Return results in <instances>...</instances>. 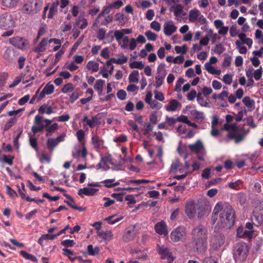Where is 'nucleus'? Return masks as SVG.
I'll list each match as a JSON object with an SVG mask.
<instances>
[{"label":"nucleus","mask_w":263,"mask_h":263,"mask_svg":"<svg viewBox=\"0 0 263 263\" xmlns=\"http://www.w3.org/2000/svg\"><path fill=\"white\" fill-rule=\"evenodd\" d=\"M222 129H224L226 131H229L230 130H233L234 132H236L238 130V128L236 123H234L232 124H229V123H225L223 125V127Z\"/></svg>","instance_id":"nucleus-43"},{"label":"nucleus","mask_w":263,"mask_h":263,"mask_svg":"<svg viewBox=\"0 0 263 263\" xmlns=\"http://www.w3.org/2000/svg\"><path fill=\"white\" fill-rule=\"evenodd\" d=\"M251 219L253 223L255 225L258 226L262 223L261 216H260V214L253 215L251 217Z\"/></svg>","instance_id":"nucleus-47"},{"label":"nucleus","mask_w":263,"mask_h":263,"mask_svg":"<svg viewBox=\"0 0 263 263\" xmlns=\"http://www.w3.org/2000/svg\"><path fill=\"white\" fill-rule=\"evenodd\" d=\"M47 147L49 151L51 154H52L54 151V148L58 145L55 138H49L47 140Z\"/></svg>","instance_id":"nucleus-23"},{"label":"nucleus","mask_w":263,"mask_h":263,"mask_svg":"<svg viewBox=\"0 0 263 263\" xmlns=\"http://www.w3.org/2000/svg\"><path fill=\"white\" fill-rule=\"evenodd\" d=\"M175 51L177 53H182V54H184L186 53L187 51V47L186 45H183L182 46H176L175 47Z\"/></svg>","instance_id":"nucleus-51"},{"label":"nucleus","mask_w":263,"mask_h":263,"mask_svg":"<svg viewBox=\"0 0 263 263\" xmlns=\"http://www.w3.org/2000/svg\"><path fill=\"white\" fill-rule=\"evenodd\" d=\"M253 76L256 81L260 80L262 77V67H260L259 69L255 70L254 72Z\"/></svg>","instance_id":"nucleus-64"},{"label":"nucleus","mask_w":263,"mask_h":263,"mask_svg":"<svg viewBox=\"0 0 263 263\" xmlns=\"http://www.w3.org/2000/svg\"><path fill=\"white\" fill-rule=\"evenodd\" d=\"M183 12V7L181 5L178 4L176 6L174 11V14L175 16H179Z\"/></svg>","instance_id":"nucleus-62"},{"label":"nucleus","mask_w":263,"mask_h":263,"mask_svg":"<svg viewBox=\"0 0 263 263\" xmlns=\"http://www.w3.org/2000/svg\"><path fill=\"white\" fill-rule=\"evenodd\" d=\"M9 41L12 45L21 50L27 49L29 44L28 40L18 36L9 39Z\"/></svg>","instance_id":"nucleus-6"},{"label":"nucleus","mask_w":263,"mask_h":263,"mask_svg":"<svg viewBox=\"0 0 263 263\" xmlns=\"http://www.w3.org/2000/svg\"><path fill=\"white\" fill-rule=\"evenodd\" d=\"M19 0H1V5L8 8H15Z\"/></svg>","instance_id":"nucleus-25"},{"label":"nucleus","mask_w":263,"mask_h":263,"mask_svg":"<svg viewBox=\"0 0 263 263\" xmlns=\"http://www.w3.org/2000/svg\"><path fill=\"white\" fill-rule=\"evenodd\" d=\"M105 84V81L102 79L97 80L96 81L94 85V88L95 90H98L99 89H103V87Z\"/></svg>","instance_id":"nucleus-56"},{"label":"nucleus","mask_w":263,"mask_h":263,"mask_svg":"<svg viewBox=\"0 0 263 263\" xmlns=\"http://www.w3.org/2000/svg\"><path fill=\"white\" fill-rule=\"evenodd\" d=\"M40 160L41 163H44V162L49 163L51 161V158L45 152H43L41 155Z\"/></svg>","instance_id":"nucleus-58"},{"label":"nucleus","mask_w":263,"mask_h":263,"mask_svg":"<svg viewBox=\"0 0 263 263\" xmlns=\"http://www.w3.org/2000/svg\"><path fill=\"white\" fill-rule=\"evenodd\" d=\"M15 21L11 14L4 13L0 16V28L7 30L15 27Z\"/></svg>","instance_id":"nucleus-5"},{"label":"nucleus","mask_w":263,"mask_h":263,"mask_svg":"<svg viewBox=\"0 0 263 263\" xmlns=\"http://www.w3.org/2000/svg\"><path fill=\"white\" fill-rule=\"evenodd\" d=\"M48 38H44L41 42L37 45L34 49V52L36 53L43 52L46 50V46L47 45Z\"/></svg>","instance_id":"nucleus-21"},{"label":"nucleus","mask_w":263,"mask_h":263,"mask_svg":"<svg viewBox=\"0 0 263 263\" xmlns=\"http://www.w3.org/2000/svg\"><path fill=\"white\" fill-rule=\"evenodd\" d=\"M155 230L157 233L165 236L168 234L167 226L164 221L157 222L154 227Z\"/></svg>","instance_id":"nucleus-14"},{"label":"nucleus","mask_w":263,"mask_h":263,"mask_svg":"<svg viewBox=\"0 0 263 263\" xmlns=\"http://www.w3.org/2000/svg\"><path fill=\"white\" fill-rule=\"evenodd\" d=\"M213 50L215 53L220 55L226 50V48L221 44H218L215 46Z\"/></svg>","instance_id":"nucleus-48"},{"label":"nucleus","mask_w":263,"mask_h":263,"mask_svg":"<svg viewBox=\"0 0 263 263\" xmlns=\"http://www.w3.org/2000/svg\"><path fill=\"white\" fill-rule=\"evenodd\" d=\"M200 14V11L197 9H192L189 12V20L190 22L194 23L196 22Z\"/></svg>","instance_id":"nucleus-22"},{"label":"nucleus","mask_w":263,"mask_h":263,"mask_svg":"<svg viewBox=\"0 0 263 263\" xmlns=\"http://www.w3.org/2000/svg\"><path fill=\"white\" fill-rule=\"evenodd\" d=\"M116 215H113L111 216H110L109 217H107L104 219V220L106 221L108 224H114L118 222H119L120 220H121L123 217L122 216L121 217H119L115 219L114 220H112V218L115 217Z\"/></svg>","instance_id":"nucleus-39"},{"label":"nucleus","mask_w":263,"mask_h":263,"mask_svg":"<svg viewBox=\"0 0 263 263\" xmlns=\"http://www.w3.org/2000/svg\"><path fill=\"white\" fill-rule=\"evenodd\" d=\"M157 251L161 255V258L162 259H167L169 262H172L174 261V257H173L172 253L167 247L158 245L157 246Z\"/></svg>","instance_id":"nucleus-11"},{"label":"nucleus","mask_w":263,"mask_h":263,"mask_svg":"<svg viewBox=\"0 0 263 263\" xmlns=\"http://www.w3.org/2000/svg\"><path fill=\"white\" fill-rule=\"evenodd\" d=\"M235 45L237 49L239 50V52L241 54H245L247 51V47L245 46H242L241 43L239 40H237L235 42Z\"/></svg>","instance_id":"nucleus-46"},{"label":"nucleus","mask_w":263,"mask_h":263,"mask_svg":"<svg viewBox=\"0 0 263 263\" xmlns=\"http://www.w3.org/2000/svg\"><path fill=\"white\" fill-rule=\"evenodd\" d=\"M58 128V124L56 123H54L50 126L46 127V136L48 137L50 136L52 133H53L55 130H57Z\"/></svg>","instance_id":"nucleus-38"},{"label":"nucleus","mask_w":263,"mask_h":263,"mask_svg":"<svg viewBox=\"0 0 263 263\" xmlns=\"http://www.w3.org/2000/svg\"><path fill=\"white\" fill-rule=\"evenodd\" d=\"M95 251H97V253H99V249L98 247H96L93 249L92 245H89L87 246V251L89 255L94 256L96 253Z\"/></svg>","instance_id":"nucleus-60"},{"label":"nucleus","mask_w":263,"mask_h":263,"mask_svg":"<svg viewBox=\"0 0 263 263\" xmlns=\"http://www.w3.org/2000/svg\"><path fill=\"white\" fill-rule=\"evenodd\" d=\"M242 182L240 180H238L235 182H230L228 184V186L233 190H239L240 189L239 185Z\"/></svg>","instance_id":"nucleus-44"},{"label":"nucleus","mask_w":263,"mask_h":263,"mask_svg":"<svg viewBox=\"0 0 263 263\" xmlns=\"http://www.w3.org/2000/svg\"><path fill=\"white\" fill-rule=\"evenodd\" d=\"M235 221V212L234 210L231 205L226 204V206L222 213L219 214L217 224L219 227L230 229L234 226Z\"/></svg>","instance_id":"nucleus-1"},{"label":"nucleus","mask_w":263,"mask_h":263,"mask_svg":"<svg viewBox=\"0 0 263 263\" xmlns=\"http://www.w3.org/2000/svg\"><path fill=\"white\" fill-rule=\"evenodd\" d=\"M188 147L192 153L196 154L197 158L200 161H204V156L206 154V151L203 142L199 139L194 143L190 144Z\"/></svg>","instance_id":"nucleus-3"},{"label":"nucleus","mask_w":263,"mask_h":263,"mask_svg":"<svg viewBox=\"0 0 263 263\" xmlns=\"http://www.w3.org/2000/svg\"><path fill=\"white\" fill-rule=\"evenodd\" d=\"M250 132V130L248 129L246 133H241L239 134H236L235 138V142L236 143H238L241 141H243L245 138L246 134Z\"/></svg>","instance_id":"nucleus-59"},{"label":"nucleus","mask_w":263,"mask_h":263,"mask_svg":"<svg viewBox=\"0 0 263 263\" xmlns=\"http://www.w3.org/2000/svg\"><path fill=\"white\" fill-rule=\"evenodd\" d=\"M225 237L221 233H216L211 241V247L214 250H218L225 243Z\"/></svg>","instance_id":"nucleus-10"},{"label":"nucleus","mask_w":263,"mask_h":263,"mask_svg":"<svg viewBox=\"0 0 263 263\" xmlns=\"http://www.w3.org/2000/svg\"><path fill=\"white\" fill-rule=\"evenodd\" d=\"M42 4L39 0H26L24 6V10L28 14H36L41 9Z\"/></svg>","instance_id":"nucleus-4"},{"label":"nucleus","mask_w":263,"mask_h":263,"mask_svg":"<svg viewBox=\"0 0 263 263\" xmlns=\"http://www.w3.org/2000/svg\"><path fill=\"white\" fill-rule=\"evenodd\" d=\"M126 184H129L130 183H135L136 184H140L142 183H147L151 181L146 179H138V180H132L129 179L128 178H125L124 180L123 181Z\"/></svg>","instance_id":"nucleus-27"},{"label":"nucleus","mask_w":263,"mask_h":263,"mask_svg":"<svg viewBox=\"0 0 263 263\" xmlns=\"http://www.w3.org/2000/svg\"><path fill=\"white\" fill-rule=\"evenodd\" d=\"M145 35L149 41H155L157 39V35L151 30L147 31Z\"/></svg>","instance_id":"nucleus-52"},{"label":"nucleus","mask_w":263,"mask_h":263,"mask_svg":"<svg viewBox=\"0 0 263 263\" xmlns=\"http://www.w3.org/2000/svg\"><path fill=\"white\" fill-rule=\"evenodd\" d=\"M39 126H32L31 127V131L34 134H35L37 133L41 132L43 130V129L45 128L44 126V124L39 125Z\"/></svg>","instance_id":"nucleus-61"},{"label":"nucleus","mask_w":263,"mask_h":263,"mask_svg":"<svg viewBox=\"0 0 263 263\" xmlns=\"http://www.w3.org/2000/svg\"><path fill=\"white\" fill-rule=\"evenodd\" d=\"M74 87L73 84L68 83L63 87L61 91L64 93L72 92L74 90Z\"/></svg>","instance_id":"nucleus-41"},{"label":"nucleus","mask_w":263,"mask_h":263,"mask_svg":"<svg viewBox=\"0 0 263 263\" xmlns=\"http://www.w3.org/2000/svg\"><path fill=\"white\" fill-rule=\"evenodd\" d=\"M263 246V239L260 237H258L256 239L255 249L257 251L262 250Z\"/></svg>","instance_id":"nucleus-63"},{"label":"nucleus","mask_w":263,"mask_h":263,"mask_svg":"<svg viewBox=\"0 0 263 263\" xmlns=\"http://www.w3.org/2000/svg\"><path fill=\"white\" fill-rule=\"evenodd\" d=\"M106 30L104 28H99L97 31V37L99 41H103L105 39Z\"/></svg>","instance_id":"nucleus-45"},{"label":"nucleus","mask_w":263,"mask_h":263,"mask_svg":"<svg viewBox=\"0 0 263 263\" xmlns=\"http://www.w3.org/2000/svg\"><path fill=\"white\" fill-rule=\"evenodd\" d=\"M192 236V239L207 240V230L201 226H198L193 230Z\"/></svg>","instance_id":"nucleus-9"},{"label":"nucleus","mask_w":263,"mask_h":263,"mask_svg":"<svg viewBox=\"0 0 263 263\" xmlns=\"http://www.w3.org/2000/svg\"><path fill=\"white\" fill-rule=\"evenodd\" d=\"M237 199L239 204L243 205L247 202V194L244 192H240L237 194Z\"/></svg>","instance_id":"nucleus-37"},{"label":"nucleus","mask_w":263,"mask_h":263,"mask_svg":"<svg viewBox=\"0 0 263 263\" xmlns=\"http://www.w3.org/2000/svg\"><path fill=\"white\" fill-rule=\"evenodd\" d=\"M98 191V189L84 187L80 189L78 194L81 197H83L82 195L88 196H94Z\"/></svg>","instance_id":"nucleus-17"},{"label":"nucleus","mask_w":263,"mask_h":263,"mask_svg":"<svg viewBox=\"0 0 263 263\" xmlns=\"http://www.w3.org/2000/svg\"><path fill=\"white\" fill-rule=\"evenodd\" d=\"M60 4V2L56 0L51 4V7L49 9V11L48 14V18H52L56 13L58 12V6Z\"/></svg>","instance_id":"nucleus-18"},{"label":"nucleus","mask_w":263,"mask_h":263,"mask_svg":"<svg viewBox=\"0 0 263 263\" xmlns=\"http://www.w3.org/2000/svg\"><path fill=\"white\" fill-rule=\"evenodd\" d=\"M101 161H103L104 165H106L107 162L112 165L115 164L114 162V159L112 158V156L110 153H108L105 156H103L102 155H101Z\"/></svg>","instance_id":"nucleus-34"},{"label":"nucleus","mask_w":263,"mask_h":263,"mask_svg":"<svg viewBox=\"0 0 263 263\" xmlns=\"http://www.w3.org/2000/svg\"><path fill=\"white\" fill-rule=\"evenodd\" d=\"M99 65L98 63L89 61L86 65V68L88 70H92V72H97L99 70Z\"/></svg>","instance_id":"nucleus-35"},{"label":"nucleus","mask_w":263,"mask_h":263,"mask_svg":"<svg viewBox=\"0 0 263 263\" xmlns=\"http://www.w3.org/2000/svg\"><path fill=\"white\" fill-rule=\"evenodd\" d=\"M29 144L31 146L35 151L38 150V143L37 140L36 138H32L30 135L29 136Z\"/></svg>","instance_id":"nucleus-54"},{"label":"nucleus","mask_w":263,"mask_h":263,"mask_svg":"<svg viewBox=\"0 0 263 263\" xmlns=\"http://www.w3.org/2000/svg\"><path fill=\"white\" fill-rule=\"evenodd\" d=\"M139 73L138 70L133 71L129 75V83H138L139 82Z\"/></svg>","instance_id":"nucleus-29"},{"label":"nucleus","mask_w":263,"mask_h":263,"mask_svg":"<svg viewBox=\"0 0 263 263\" xmlns=\"http://www.w3.org/2000/svg\"><path fill=\"white\" fill-rule=\"evenodd\" d=\"M127 18L122 13H117L115 15V21L119 22V25L121 27L125 26Z\"/></svg>","instance_id":"nucleus-19"},{"label":"nucleus","mask_w":263,"mask_h":263,"mask_svg":"<svg viewBox=\"0 0 263 263\" xmlns=\"http://www.w3.org/2000/svg\"><path fill=\"white\" fill-rule=\"evenodd\" d=\"M169 106H165V108L167 111H175L179 105V102L175 99L171 100L169 103Z\"/></svg>","instance_id":"nucleus-26"},{"label":"nucleus","mask_w":263,"mask_h":263,"mask_svg":"<svg viewBox=\"0 0 263 263\" xmlns=\"http://www.w3.org/2000/svg\"><path fill=\"white\" fill-rule=\"evenodd\" d=\"M184 79L182 78H180L176 83L175 91L176 92H180L181 90V85L184 83Z\"/></svg>","instance_id":"nucleus-53"},{"label":"nucleus","mask_w":263,"mask_h":263,"mask_svg":"<svg viewBox=\"0 0 263 263\" xmlns=\"http://www.w3.org/2000/svg\"><path fill=\"white\" fill-rule=\"evenodd\" d=\"M185 212L189 218H194L197 213L196 203L194 200L187 201L185 206Z\"/></svg>","instance_id":"nucleus-12"},{"label":"nucleus","mask_w":263,"mask_h":263,"mask_svg":"<svg viewBox=\"0 0 263 263\" xmlns=\"http://www.w3.org/2000/svg\"><path fill=\"white\" fill-rule=\"evenodd\" d=\"M177 27L173 24L172 21L165 23L164 24V32L165 35L170 36L177 30Z\"/></svg>","instance_id":"nucleus-16"},{"label":"nucleus","mask_w":263,"mask_h":263,"mask_svg":"<svg viewBox=\"0 0 263 263\" xmlns=\"http://www.w3.org/2000/svg\"><path fill=\"white\" fill-rule=\"evenodd\" d=\"M248 253V247L245 242H238L234 247L233 256L237 261H243L246 260Z\"/></svg>","instance_id":"nucleus-2"},{"label":"nucleus","mask_w":263,"mask_h":263,"mask_svg":"<svg viewBox=\"0 0 263 263\" xmlns=\"http://www.w3.org/2000/svg\"><path fill=\"white\" fill-rule=\"evenodd\" d=\"M91 140L94 147L97 149H100L104 143L103 140L101 139L98 136L95 135H92ZM97 151H98L97 150Z\"/></svg>","instance_id":"nucleus-20"},{"label":"nucleus","mask_w":263,"mask_h":263,"mask_svg":"<svg viewBox=\"0 0 263 263\" xmlns=\"http://www.w3.org/2000/svg\"><path fill=\"white\" fill-rule=\"evenodd\" d=\"M129 66L132 69L136 68L141 70L144 68V64L142 61H134L132 63H130Z\"/></svg>","instance_id":"nucleus-40"},{"label":"nucleus","mask_w":263,"mask_h":263,"mask_svg":"<svg viewBox=\"0 0 263 263\" xmlns=\"http://www.w3.org/2000/svg\"><path fill=\"white\" fill-rule=\"evenodd\" d=\"M20 253L26 259L30 260L34 262H37L38 261L37 258L34 255L29 254L25 251H21Z\"/></svg>","instance_id":"nucleus-32"},{"label":"nucleus","mask_w":263,"mask_h":263,"mask_svg":"<svg viewBox=\"0 0 263 263\" xmlns=\"http://www.w3.org/2000/svg\"><path fill=\"white\" fill-rule=\"evenodd\" d=\"M136 234L135 227L130 226L126 228L123 236V240L125 242H128L132 240L135 238Z\"/></svg>","instance_id":"nucleus-13"},{"label":"nucleus","mask_w":263,"mask_h":263,"mask_svg":"<svg viewBox=\"0 0 263 263\" xmlns=\"http://www.w3.org/2000/svg\"><path fill=\"white\" fill-rule=\"evenodd\" d=\"M98 236L105 241H110L112 239L113 237L111 231L100 232L98 233Z\"/></svg>","instance_id":"nucleus-24"},{"label":"nucleus","mask_w":263,"mask_h":263,"mask_svg":"<svg viewBox=\"0 0 263 263\" xmlns=\"http://www.w3.org/2000/svg\"><path fill=\"white\" fill-rule=\"evenodd\" d=\"M242 102L243 104L247 107H250L252 109H254L255 108V101L254 100L251 99L250 97L249 96H246L242 100Z\"/></svg>","instance_id":"nucleus-30"},{"label":"nucleus","mask_w":263,"mask_h":263,"mask_svg":"<svg viewBox=\"0 0 263 263\" xmlns=\"http://www.w3.org/2000/svg\"><path fill=\"white\" fill-rule=\"evenodd\" d=\"M7 194L11 198H14L15 197H18V194L17 193L11 189L8 185H5Z\"/></svg>","instance_id":"nucleus-49"},{"label":"nucleus","mask_w":263,"mask_h":263,"mask_svg":"<svg viewBox=\"0 0 263 263\" xmlns=\"http://www.w3.org/2000/svg\"><path fill=\"white\" fill-rule=\"evenodd\" d=\"M43 89L46 92V95H51L53 93L54 87L53 85L50 84L49 83L45 86V87L43 88Z\"/></svg>","instance_id":"nucleus-55"},{"label":"nucleus","mask_w":263,"mask_h":263,"mask_svg":"<svg viewBox=\"0 0 263 263\" xmlns=\"http://www.w3.org/2000/svg\"><path fill=\"white\" fill-rule=\"evenodd\" d=\"M226 205H223L222 202H218L217 203V204H216L214 208L211 218L212 221H213V223H214L216 222V220H217V216L218 214L219 213H221L222 211L226 208Z\"/></svg>","instance_id":"nucleus-15"},{"label":"nucleus","mask_w":263,"mask_h":263,"mask_svg":"<svg viewBox=\"0 0 263 263\" xmlns=\"http://www.w3.org/2000/svg\"><path fill=\"white\" fill-rule=\"evenodd\" d=\"M84 38V35H81L77 40V41L73 44L71 48V51H75L81 44Z\"/></svg>","instance_id":"nucleus-57"},{"label":"nucleus","mask_w":263,"mask_h":263,"mask_svg":"<svg viewBox=\"0 0 263 263\" xmlns=\"http://www.w3.org/2000/svg\"><path fill=\"white\" fill-rule=\"evenodd\" d=\"M17 120L15 117L11 118L4 126V130L7 131L12 127L16 122Z\"/></svg>","instance_id":"nucleus-42"},{"label":"nucleus","mask_w":263,"mask_h":263,"mask_svg":"<svg viewBox=\"0 0 263 263\" xmlns=\"http://www.w3.org/2000/svg\"><path fill=\"white\" fill-rule=\"evenodd\" d=\"M204 66L205 69L212 74H220V70L216 69L214 66L211 65V63H205Z\"/></svg>","instance_id":"nucleus-28"},{"label":"nucleus","mask_w":263,"mask_h":263,"mask_svg":"<svg viewBox=\"0 0 263 263\" xmlns=\"http://www.w3.org/2000/svg\"><path fill=\"white\" fill-rule=\"evenodd\" d=\"M119 58L116 59L114 58V60H112L114 63L117 64L118 65H122L127 62L128 59L127 57L125 56L123 53H121L119 54Z\"/></svg>","instance_id":"nucleus-36"},{"label":"nucleus","mask_w":263,"mask_h":263,"mask_svg":"<svg viewBox=\"0 0 263 263\" xmlns=\"http://www.w3.org/2000/svg\"><path fill=\"white\" fill-rule=\"evenodd\" d=\"M190 114L195 120H203L205 118L204 113L196 109L191 110Z\"/></svg>","instance_id":"nucleus-31"},{"label":"nucleus","mask_w":263,"mask_h":263,"mask_svg":"<svg viewBox=\"0 0 263 263\" xmlns=\"http://www.w3.org/2000/svg\"><path fill=\"white\" fill-rule=\"evenodd\" d=\"M192 245L195 252L200 254H203L208 249V241L192 239Z\"/></svg>","instance_id":"nucleus-8"},{"label":"nucleus","mask_w":263,"mask_h":263,"mask_svg":"<svg viewBox=\"0 0 263 263\" xmlns=\"http://www.w3.org/2000/svg\"><path fill=\"white\" fill-rule=\"evenodd\" d=\"M75 242L73 240L66 239L61 242V245L66 248H71L74 246Z\"/></svg>","instance_id":"nucleus-50"},{"label":"nucleus","mask_w":263,"mask_h":263,"mask_svg":"<svg viewBox=\"0 0 263 263\" xmlns=\"http://www.w3.org/2000/svg\"><path fill=\"white\" fill-rule=\"evenodd\" d=\"M185 235V229L183 227L179 226L172 231L170 237L173 242H177L182 241L184 239Z\"/></svg>","instance_id":"nucleus-7"},{"label":"nucleus","mask_w":263,"mask_h":263,"mask_svg":"<svg viewBox=\"0 0 263 263\" xmlns=\"http://www.w3.org/2000/svg\"><path fill=\"white\" fill-rule=\"evenodd\" d=\"M166 73L167 72L165 69V64L164 63H161L157 67V76L165 77Z\"/></svg>","instance_id":"nucleus-33"}]
</instances>
